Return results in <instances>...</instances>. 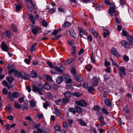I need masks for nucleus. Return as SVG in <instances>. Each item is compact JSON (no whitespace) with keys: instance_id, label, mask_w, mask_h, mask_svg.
Returning <instances> with one entry per match:
<instances>
[{"instance_id":"2f4dec72","label":"nucleus","mask_w":133,"mask_h":133,"mask_svg":"<svg viewBox=\"0 0 133 133\" xmlns=\"http://www.w3.org/2000/svg\"><path fill=\"white\" fill-rule=\"evenodd\" d=\"M36 43H34V44L32 45L31 46V49H30V51L32 52L33 51L35 50L36 48Z\"/></svg>"},{"instance_id":"393cba45","label":"nucleus","mask_w":133,"mask_h":133,"mask_svg":"<svg viewBox=\"0 0 133 133\" xmlns=\"http://www.w3.org/2000/svg\"><path fill=\"white\" fill-rule=\"evenodd\" d=\"M21 72H19L17 70L14 71V75L15 76L17 77H20Z\"/></svg>"},{"instance_id":"dca6fc26","label":"nucleus","mask_w":133,"mask_h":133,"mask_svg":"<svg viewBox=\"0 0 133 133\" xmlns=\"http://www.w3.org/2000/svg\"><path fill=\"white\" fill-rule=\"evenodd\" d=\"M74 77L75 79L77 81L81 82L83 80V77H80L78 74H76Z\"/></svg>"},{"instance_id":"79ce46f5","label":"nucleus","mask_w":133,"mask_h":133,"mask_svg":"<svg viewBox=\"0 0 133 133\" xmlns=\"http://www.w3.org/2000/svg\"><path fill=\"white\" fill-rule=\"evenodd\" d=\"M30 106L32 107H34L35 105V102L33 100H31L30 101Z\"/></svg>"},{"instance_id":"a211bd4d","label":"nucleus","mask_w":133,"mask_h":133,"mask_svg":"<svg viewBox=\"0 0 133 133\" xmlns=\"http://www.w3.org/2000/svg\"><path fill=\"white\" fill-rule=\"evenodd\" d=\"M127 39L130 42V45H133V36H129L127 37Z\"/></svg>"},{"instance_id":"1a4fd4ad","label":"nucleus","mask_w":133,"mask_h":133,"mask_svg":"<svg viewBox=\"0 0 133 133\" xmlns=\"http://www.w3.org/2000/svg\"><path fill=\"white\" fill-rule=\"evenodd\" d=\"M111 52V54L114 56L116 57H120V55L114 48H112Z\"/></svg>"},{"instance_id":"a19ab883","label":"nucleus","mask_w":133,"mask_h":133,"mask_svg":"<svg viewBox=\"0 0 133 133\" xmlns=\"http://www.w3.org/2000/svg\"><path fill=\"white\" fill-rule=\"evenodd\" d=\"M68 121L69 123V126L70 127H71L72 126V124L73 123V121L72 120L70 119H68Z\"/></svg>"},{"instance_id":"de8ad7c7","label":"nucleus","mask_w":133,"mask_h":133,"mask_svg":"<svg viewBox=\"0 0 133 133\" xmlns=\"http://www.w3.org/2000/svg\"><path fill=\"white\" fill-rule=\"evenodd\" d=\"M123 59L126 62H128L129 59V57L127 55H124L123 57Z\"/></svg>"},{"instance_id":"c03bdc74","label":"nucleus","mask_w":133,"mask_h":133,"mask_svg":"<svg viewBox=\"0 0 133 133\" xmlns=\"http://www.w3.org/2000/svg\"><path fill=\"white\" fill-rule=\"evenodd\" d=\"M11 33L10 31H7L5 32V35L6 37L10 38L11 36Z\"/></svg>"},{"instance_id":"5701e85b","label":"nucleus","mask_w":133,"mask_h":133,"mask_svg":"<svg viewBox=\"0 0 133 133\" xmlns=\"http://www.w3.org/2000/svg\"><path fill=\"white\" fill-rule=\"evenodd\" d=\"M70 35L74 38H76L77 35L73 30H71L69 31Z\"/></svg>"},{"instance_id":"774afa93","label":"nucleus","mask_w":133,"mask_h":133,"mask_svg":"<svg viewBox=\"0 0 133 133\" xmlns=\"http://www.w3.org/2000/svg\"><path fill=\"white\" fill-rule=\"evenodd\" d=\"M56 133H66V132L65 131H62L60 130L59 131H56Z\"/></svg>"},{"instance_id":"4be33fe9","label":"nucleus","mask_w":133,"mask_h":133,"mask_svg":"<svg viewBox=\"0 0 133 133\" xmlns=\"http://www.w3.org/2000/svg\"><path fill=\"white\" fill-rule=\"evenodd\" d=\"M93 79H95V80L94 81V83L93 84V85L95 87L97 86L98 84V79L97 78L96 76H95L93 77Z\"/></svg>"},{"instance_id":"c85d7f7f","label":"nucleus","mask_w":133,"mask_h":133,"mask_svg":"<svg viewBox=\"0 0 133 133\" xmlns=\"http://www.w3.org/2000/svg\"><path fill=\"white\" fill-rule=\"evenodd\" d=\"M110 61L112 62V65L114 66H115L116 67H118V65L114 61L113 59L111 58H110Z\"/></svg>"},{"instance_id":"49530a36","label":"nucleus","mask_w":133,"mask_h":133,"mask_svg":"<svg viewBox=\"0 0 133 133\" xmlns=\"http://www.w3.org/2000/svg\"><path fill=\"white\" fill-rule=\"evenodd\" d=\"M104 81H106L107 80L109 79L110 76L109 75L106 74L104 75Z\"/></svg>"},{"instance_id":"e2e57ef3","label":"nucleus","mask_w":133,"mask_h":133,"mask_svg":"<svg viewBox=\"0 0 133 133\" xmlns=\"http://www.w3.org/2000/svg\"><path fill=\"white\" fill-rule=\"evenodd\" d=\"M19 102L20 103H22L24 101V97H23L21 98H19L18 99Z\"/></svg>"},{"instance_id":"6e6d98bb","label":"nucleus","mask_w":133,"mask_h":133,"mask_svg":"<svg viewBox=\"0 0 133 133\" xmlns=\"http://www.w3.org/2000/svg\"><path fill=\"white\" fill-rule=\"evenodd\" d=\"M36 117L38 119H41L42 118V114L38 113L36 116Z\"/></svg>"},{"instance_id":"bb28decb","label":"nucleus","mask_w":133,"mask_h":133,"mask_svg":"<svg viewBox=\"0 0 133 133\" xmlns=\"http://www.w3.org/2000/svg\"><path fill=\"white\" fill-rule=\"evenodd\" d=\"M43 77L45 79H49L50 81H52L51 76L49 75H44L43 76Z\"/></svg>"},{"instance_id":"ddd939ff","label":"nucleus","mask_w":133,"mask_h":133,"mask_svg":"<svg viewBox=\"0 0 133 133\" xmlns=\"http://www.w3.org/2000/svg\"><path fill=\"white\" fill-rule=\"evenodd\" d=\"M42 98H43V99L44 101H45V102L43 103V107L45 109H46L47 107L48 106H50V103L49 101L46 100L42 97Z\"/></svg>"},{"instance_id":"c9c22d12","label":"nucleus","mask_w":133,"mask_h":133,"mask_svg":"<svg viewBox=\"0 0 133 133\" xmlns=\"http://www.w3.org/2000/svg\"><path fill=\"white\" fill-rule=\"evenodd\" d=\"M48 25V23L45 20L42 21V25L44 27H46Z\"/></svg>"},{"instance_id":"4c0bfd02","label":"nucleus","mask_w":133,"mask_h":133,"mask_svg":"<svg viewBox=\"0 0 133 133\" xmlns=\"http://www.w3.org/2000/svg\"><path fill=\"white\" fill-rule=\"evenodd\" d=\"M69 110L70 112L73 113L74 114H75L76 112L75 109L74 108H70Z\"/></svg>"},{"instance_id":"f03ea898","label":"nucleus","mask_w":133,"mask_h":133,"mask_svg":"<svg viewBox=\"0 0 133 133\" xmlns=\"http://www.w3.org/2000/svg\"><path fill=\"white\" fill-rule=\"evenodd\" d=\"M18 93L16 92H15L13 93L9 92L8 93V98L11 101H13L14 99V98L17 97L18 96Z\"/></svg>"},{"instance_id":"f704fd0d","label":"nucleus","mask_w":133,"mask_h":133,"mask_svg":"<svg viewBox=\"0 0 133 133\" xmlns=\"http://www.w3.org/2000/svg\"><path fill=\"white\" fill-rule=\"evenodd\" d=\"M71 72L72 74L74 76H75L76 74H78L76 73V70L75 68H72L71 69Z\"/></svg>"},{"instance_id":"9b49d317","label":"nucleus","mask_w":133,"mask_h":133,"mask_svg":"<svg viewBox=\"0 0 133 133\" xmlns=\"http://www.w3.org/2000/svg\"><path fill=\"white\" fill-rule=\"evenodd\" d=\"M2 49L5 51L8 52V47L4 42H2Z\"/></svg>"},{"instance_id":"bf43d9fd","label":"nucleus","mask_w":133,"mask_h":133,"mask_svg":"<svg viewBox=\"0 0 133 133\" xmlns=\"http://www.w3.org/2000/svg\"><path fill=\"white\" fill-rule=\"evenodd\" d=\"M49 11L51 14H53L56 11L55 8H53L49 9Z\"/></svg>"},{"instance_id":"423d86ee","label":"nucleus","mask_w":133,"mask_h":133,"mask_svg":"<svg viewBox=\"0 0 133 133\" xmlns=\"http://www.w3.org/2000/svg\"><path fill=\"white\" fill-rule=\"evenodd\" d=\"M119 70L120 72L119 73L120 76L121 77H123L124 76L126 75L125 69L123 67H121L119 68Z\"/></svg>"},{"instance_id":"a18cd8bd","label":"nucleus","mask_w":133,"mask_h":133,"mask_svg":"<svg viewBox=\"0 0 133 133\" xmlns=\"http://www.w3.org/2000/svg\"><path fill=\"white\" fill-rule=\"evenodd\" d=\"M90 30L92 32L93 34V35L95 36L96 37H98V36L97 32L95 31L92 29H91Z\"/></svg>"},{"instance_id":"69168bd1","label":"nucleus","mask_w":133,"mask_h":133,"mask_svg":"<svg viewBox=\"0 0 133 133\" xmlns=\"http://www.w3.org/2000/svg\"><path fill=\"white\" fill-rule=\"evenodd\" d=\"M94 90V88L92 87H90L88 89V91L90 92H92Z\"/></svg>"},{"instance_id":"20e7f679","label":"nucleus","mask_w":133,"mask_h":133,"mask_svg":"<svg viewBox=\"0 0 133 133\" xmlns=\"http://www.w3.org/2000/svg\"><path fill=\"white\" fill-rule=\"evenodd\" d=\"M26 0L28 1L29 2V3L27 5V7L29 10L31 12H32L33 11V8L31 7L30 6L31 4L32 5L33 8L34 9L36 8V4L35 3L33 2L31 0Z\"/></svg>"},{"instance_id":"aec40b11","label":"nucleus","mask_w":133,"mask_h":133,"mask_svg":"<svg viewBox=\"0 0 133 133\" xmlns=\"http://www.w3.org/2000/svg\"><path fill=\"white\" fill-rule=\"evenodd\" d=\"M71 94L69 91H67L64 94V97L66 98H70L71 97Z\"/></svg>"},{"instance_id":"b1692460","label":"nucleus","mask_w":133,"mask_h":133,"mask_svg":"<svg viewBox=\"0 0 133 133\" xmlns=\"http://www.w3.org/2000/svg\"><path fill=\"white\" fill-rule=\"evenodd\" d=\"M75 108L77 112L79 113H81L82 112V109L79 107L75 106Z\"/></svg>"},{"instance_id":"412c9836","label":"nucleus","mask_w":133,"mask_h":133,"mask_svg":"<svg viewBox=\"0 0 133 133\" xmlns=\"http://www.w3.org/2000/svg\"><path fill=\"white\" fill-rule=\"evenodd\" d=\"M43 87L45 89L48 90H49L51 89V86L48 83H45Z\"/></svg>"},{"instance_id":"a878e982","label":"nucleus","mask_w":133,"mask_h":133,"mask_svg":"<svg viewBox=\"0 0 133 133\" xmlns=\"http://www.w3.org/2000/svg\"><path fill=\"white\" fill-rule=\"evenodd\" d=\"M78 121L79 122V123L81 125L85 126H87V123L84 122V121L81 119H78Z\"/></svg>"},{"instance_id":"13d9d810","label":"nucleus","mask_w":133,"mask_h":133,"mask_svg":"<svg viewBox=\"0 0 133 133\" xmlns=\"http://www.w3.org/2000/svg\"><path fill=\"white\" fill-rule=\"evenodd\" d=\"M2 92L4 95H6L7 94L8 92L6 89L5 88H4L2 90Z\"/></svg>"},{"instance_id":"09e8293b","label":"nucleus","mask_w":133,"mask_h":133,"mask_svg":"<svg viewBox=\"0 0 133 133\" xmlns=\"http://www.w3.org/2000/svg\"><path fill=\"white\" fill-rule=\"evenodd\" d=\"M71 23L70 22L66 21L64 23V25L65 27H68L70 25Z\"/></svg>"},{"instance_id":"39448f33","label":"nucleus","mask_w":133,"mask_h":133,"mask_svg":"<svg viewBox=\"0 0 133 133\" xmlns=\"http://www.w3.org/2000/svg\"><path fill=\"white\" fill-rule=\"evenodd\" d=\"M76 104L82 107H84L87 105V103L83 99L76 101L75 102Z\"/></svg>"},{"instance_id":"7ed1b4c3","label":"nucleus","mask_w":133,"mask_h":133,"mask_svg":"<svg viewBox=\"0 0 133 133\" xmlns=\"http://www.w3.org/2000/svg\"><path fill=\"white\" fill-rule=\"evenodd\" d=\"M32 91L35 92H37L39 94L42 95V84H39L37 87L35 85H32Z\"/></svg>"},{"instance_id":"0e129e2a","label":"nucleus","mask_w":133,"mask_h":133,"mask_svg":"<svg viewBox=\"0 0 133 133\" xmlns=\"http://www.w3.org/2000/svg\"><path fill=\"white\" fill-rule=\"evenodd\" d=\"M42 133H50V132L48 129H45L44 130L42 129Z\"/></svg>"},{"instance_id":"6e6552de","label":"nucleus","mask_w":133,"mask_h":133,"mask_svg":"<svg viewBox=\"0 0 133 133\" xmlns=\"http://www.w3.org/2000/svg\"><path fill=\"white\" fill-rule=\"evenodd\" d=\"M121 43L122 45L125 48H128L130 47V44L125 40H123L122 41Z\"/></svg>"},{"instance_id":"f8f14e48","label":"nucleus","mask_w":133,"mask_h":133,"mask_svg":"<svg viewBox=\"0 0 133 133\" xmlns=\"http://www.w3.org/2000/svg\"><path fill=\"white\" fill-rule=\"evenodd\" d=\"M20 77L24 80L28 79V78L26 77V74L24 71L21 72L20 75Z\"/></svg>"},{"instance_id":"8fccbe9b","label":"nucleus","mask_w":133,"mask_h":133,"mask_svg":"<svg viewBox=\"0 0 133 133\" xmlns=\"http://www.w3.org/2000/svg\"><path fill=\"white\" fill-rule=\"evenodd\" d=\"M12 30L15 32H16L17 31V29L16 27L14 25L12 24L11 25Z\"/></svg>"},{"instance_id":"0eeeda50","label":"nucleus","mask_w":133,"mask_h":133,"mask_svg":"<svg viewBox=\"0 0 133 133\" xmlns=\"http://www.w3.org/2000/svg\"><path fill=\"white\" fill-rule=\"evenodd\" d=\"M68 76L67 75L65 74L64 75L62 76H59L57 78L56 82L57 83L60 84L63 81V77L64 78L66 79Z\"/></svg>"},{"instance_id":"2eb2a0df","label":"nucleus","mask_w":133,"mask_h":133,"mask_svg":"<svg viewBox=\"0 0 133 133\" xmlns=\"http://www.w3.org/2000/svg\"><path fill=\"white\" fill-rule=\"evenodd\" d=\"M105 104L107 107H110L111 105V101L108 99H106L104 100Z\"/></svg>"},{"instance_id":"5fc2aeb1","label":"nucleus","mask_w":133,"mask_h":133,"mask_svg":"<svg viewBox=\"0 0 133 133\" xmlns=\"http://www.w3.org/2000/svg\"><path fill=\"white\" fill-rule=\"evenodd\" d=\"M15 68H14L10 69L8 71V73L9 74H12L13 72H14V71H15Z\"/></svg>"},{"instance_id":"473e14b6","label":"nucleus","mask_w":133,"mask_h":133,"mask_svg":"<svg viewBox=\"0 0 133 133\" xmlns=\"http://www.w3.org/2000/svg\"><path fill=\"white\" fill-rule=\"evenodd\" d=\"M56 104L57 105H61L63 103L62 99H59L55 101Z\"/></svg>"},{"instance_id":"e433bc0d","label":"nucleus","mask_w":133,"mask_h":133,"mask_svg":"<svg viewBox=\"0 0 133 133\" xmlns=\"http://www.w3.org/2000/svg\"><path fill=\"white\" fill-rule=\"evenodd\" d=\"M6 78L7 79L8 82L10 83H11L14 79V78L12 77H9L8 78L6 77Z\"/></svg>"},{"instance_id":"7c9ffc66","label":"nucleus","mask_w":133,"mask_h":133,"mask_svg":"<svg viewBox=\"0 0 133 133\" xmlns=\"http://www.w3.org/2000/svg\"><path fill=\"white\" fill-rule=\"evenodd\" d=\"M93 109L95 110L99 111L101 110V108L98 105H96L93 108Z\"/></svg>"},{"instance_id":"58836bf2","label":"nucleus","mask_w":133,"mask_h":133,"mask_svg":"<svg viewBox=\"0 0 133 133\" xmlns=\"http://www.w3.org/2000/svg\"><path fill=\"white\" fill-rule=\"evenodd\" d=\"M28 103H24V104L23 105V110H27L28 109V107H27Z\"/></svg>"},{"instance_id":"3c124183","label":"nucleus","mask_w":133,"mask_h":133,"mask_svg":"<svg viewBox=\"0 0 133 133\" xmlns=\"http://www.w3.org/2000/svg\"><path fill=\"white\" fill-rule=\"evenodd\" d=\"M72 94L73 96L77 97H79L81 95L80 93L78 92L73 93H72Z\"/></svg>"},{"instance_id":"680f3d73","label":"nucleus","mask_w":133,"mask_h":133,"mask_svg":"<svg viewBox=\"0 0 133 133\" xmlns=\"http://www.w3.org/2000/svg\"><path fill=\"white\" fill-rule=\"evenodd\" d=\"M63 126L64 128H66L68 127V125L64 121L63 122Z\"/></svg>"},{"instance_id":"052dcab7","label":"nucleus","mask_w":133,"mask_h":133,"mask_svg":"<svg viewBox=\"0 0 133 133\" xmlns=\"http://www.w3.org/2000/svg\"><path fill=\"white\" fill-rule=\"evenodd\" d=\"M25 118L27 120L31 121L32 122H33L34 123H35L34 121L32 120V119H31L30 116H28L27 117H25Z\"/></svg>"},{"instance_id":"4d7b16f0","label":"nucleus","mask_w":133,"mask_h":133,"mask_svg":"<svg viewBox=\"0 0 133 133\" xmlns=\"http://www.w3.org/2000/svg\"><path fill=\"white\" fill-rule=\"evenodd\" d=\"M102 111L103 113L105 114L106 115H108V113L105 109L103 108L102 109Z\"/></svg>"},{"instance_id":"338daca9","label":"nucleus","mask_w":133,"mask_h":133,"mask_svg":"<svg viewBox=\"0 0 133 133\" xmlns=\"http://www.w3.org/2000/svg\"><path fill=\"white\" fill-rule=\"evenodd\" d=\"M68 42L71 45H73L74 43V41L73 40H69L68 41Z\"/></svg>"},{"instance_id":"9d476101","label":"nucleus","mask_w":133,"mask_h":133,"mask_svg":"<svg viewBox=\"0 0 133 133\" xmlns=\"http://www.w3.org/2000/svg\"><path fill=\"white\" fill-rule=\"evenodd\" d=\"M41 126V124L39 123L36 125L34 127L35 128H37V131H34L33 133H42V130L39 128Z\"/></svg>"},{"instance_id":"864d4df0","label":"nucleus","mask_w":133,"mask_h":133,"mask_svg":"<svg viewBox=\"0 0 133 133\" xmlns=\"http://www.w3.org/2000/svg\"><path fill=\"white\" fill-rule=\"evenodd\" d=\"M124 111L126 114H128L129 112V111L128 110L127 106H126L124 108Z\"/></svg>"},{"instance_id":"cd10ccee","label":"nucleus","mask_w":133,"mask_h":133,"mask_svg":"<svg viewBox=\"0 0 133 133\" xmlns=\"http://www.w3.org/2000/svg\"><path fill=\"white\" fill-rule=\"evenodd\" d=\"M30 75L31 77L34 78H36L37 77L36 73L34 71H32L30 73Z\"/></svg>"},{"instance_id":"ea45409f","label":"nucleus","mask_w":133,"mask_h":133,"mask_svg":"<svg viewBox=\"0 0 133 133\" xmlns=\"http://www.w3.org/2000/svg\"><path fill=\"white\" fill-rule=\"evenodd\" d=\"M62 100L63 103L65 104L68 103L69 101V98H63Z\"/></svg>"},{"instance_id":"4468645a","label":"nucleus","mask_w":133,"mask_h":133,"mask_svg":"<svg viewBox=\"0 0 133 133\" xmlns=\"http://www.w3.org/2000/svg\"><path fill=\"white\" fill-rule=\"evenodd\" d=\"M39 30V28L37 27H35L32 29L31 32L34 35H36Z\"/></svg>"},{"instance_id":"f3484780","label":"nucleus","mask_w":133,"mask_h":133,"mask_svg":"<svg viewBox=\"0 0 133 133\" xmlns=\"http://www.w3.org/2000/svg\"><path fill=\"white\" fill-rule=\"evenodd\" d=\"M115 11V9L113 7H111L110 8L109 11V14L112 17L113 16L112 13H114Z\"/></svg>"},{"instance_id":"603ef678","label":"nucleus","mask_w":133,"mask_h":133,"mask_svg":"<svg viewBox=\"0 0 133 133\" xmlns=\"http://www.w3.org/2000/svg\"><path fill=\"white\" fill-rule=\"evenodd\" d=\"M55 113L57 115H59L61 114V112L58 110L57 109H55L54 110Z\"/></svg>"},{"instance_id":"72a5a7b5","label":"nucleus","mask_w":133,"mask_h":133,"mask_svg":"<svg viewBox=\"0 0 133 133\" xmlns=\"http://www.w3.org/2000/svg\"><path fill=\"white\" fill-rule=\"evenodd\" d=\"M14 105L15 107L16 108L20 109L22 108V106L17 103H15Z\"/></svg>"},{"instance_id":"6ab92c4d","label":"nucleus","mask_w":133,"mask_h":133,"mask_svg":"<svg viewBox=\"0 0 133 133\" xmlns=\"http://www.w3.org/2000/svg\"><path fill=\"white\" fill-rule=\"evenodd\" d=\"M5 108L6 110L9 112H10L13 110V109L12 107L10 105H7L6 107Z\"/></svg>"},{"instance_id":"f257e3e1","label":"nucleus","mask_w":133,"mask_h":133,"mask_svg":"<svg viewBox=\"0 0 133 133\" xmlns=\"http://www.w3.org/2000/svg\"><path fill=\"white\" fill-rule=\"evenodd\" d=\"M47 64L51 68L54 69L57 71L62 74L63 72L64 71V68L63 67L62 64H61L60 68L56 66H54L52 62L49 61H48Z\"/></svg>"},{"instance_id":"c756f323","label":"nucleus","mask_w":133,"mask_h":133,"mask_svg":"<svg viewBox=\"0 0 133 133\" xmlns=\"http://www.w3.org/2000/svg\"><path fill=\"white\" fill-rule=\"evenodd\" d=\"M29 15L30 19L32 23L33 24H35V22L34 20V16L32 15L31 14H29Z\"/></svg>"},{"instance_id":"37998d69","label":"nucleus","mask_w":133,"mask_h":133,"mask_svg":"<svg viewBox=\"0 0 133 133\" xmlns=\"http://www.w3.org/2000/svg\"><path fill=\"white\" fill-rule=\"evenodd\" d=\"M47 96L50 99H52L53 98V96L52 94L50 92H48L46 94Z\"/></svg>"}]
</instances>
